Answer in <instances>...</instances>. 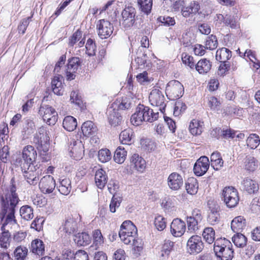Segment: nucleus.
I'll use <instances>...</instances> for the list:
<instances>
[{
  "mask_svg": "<svg viewBox=\"0 0 260 260\" xmlns=\"http://www.w3.org/2000/svg\"><path fill=\"white\" fill-rule=\"evenodd\" d=\"M7 196H0V218H6L4 223L15 224L16 222L15 217V209L19 201Z\"/></svg>",
  "mask_w": 260,
  "mask_h": 260,
  "instance_id": "nucleus-1",
  "label": "nucleus"
},
{
  "mask_svg": "<svg viewBox=\"0 0 260 260\" xmlns=\"http://www.w3.org/2000/svg\"><path fill=\"white\" fill-rule=\"evenodd\" d=\"M158 116V112H154L149 107L139 104L131 116V122L134 125L138 126L143 121L152 122L157 120Z\"/></svg>",
  "mask_w": 260,
  "mask_h": 260,
  "instance_id": "nucleus-2",
  "label": "nucleus"
},
{
  "mask_svg": "<svg viewBox=\"0 0 260 260\" xmlns=\"http://www.w3.org/2000/svg\"><path fill=\"white\" fill-rule=\"evenodd\" d=\"M214 251L220 260H232L234 250L231 242L225 238H218L214 242Z\"/></svg>",
  "mask_w": 260,
  "mask_h": 260,
  "instance_id": "nucleus-3",
  "label": "nucleus"
},
{
  "mask_svg": "<svg viewBox=\"0 0 260 260\" xmlns=\"http://www.w3.org/2000/svg\"><path fill=\"white\" fill-rule=\"evenodd\" d=\"M37 152L34 147L31 145L25 146L21 153V159L19 161L21 169H28L31 166L39 165L36 161Z\"/></svg>",
  "mask_w": 260,
  "mask_h": 260,
  "instance_id": "nucleus-4",
  "label": "nucleus"
},
{
  "mask_svg": "<svg viewBox=\"0 0 260 260\" xmlns=\"http://www.w3.org/2000/svg\"><path fill=\"white\" fill-rule=\"evenodd\" d=\"M203 219L201 211L197 208L193 209L191 215L187 216L186 222L188 231L194 233L199 230V224Z\"/></svg>",
  "mask_w": 260,
  "mask_h": 260,
  "instance_id": "nucleus-5",
  "label": "nucleus"
},
{
  "mask_svg": "<svg viewBox=\"0 0 260 260\" xmlns=\"http://www.w3.org/2000/svg\"><path fill=\"white\" fill-rule=\"evenodd\" d=\"M39 114L42 117L44 121L49 125H54L57 120V113L50 106L42 105L40 106Z\"/></svg>",
  "mask_w": 260,
  "mask_h": 260,
  "instance_id": "nucleus-6",
  "label": "nucleus"
},
{
  "mask_svg": "<svg viewBox=\"0 0 260 260\" xmlns=\"http://www.w3.org/2000/svg\"><path fill=\"white\" fill-rule=\"evenodd\" d=\"M184 91L182 84L177 80L170 81L166 87V92L171 100H175L181 97Z\"/></svg>",
  "mask_w": 260,
  "mask_h": 260,
  "instance_id": "nucleus-7",
  "label": "nucleus"
},
{
  "mask_svg": "<svg viewBox=\"0 0 260 260\" xmlns=\"http://www.w3.org/2000/svg\"><path fill=\"white\" fill-rule=\"evenodd\" d=\"M224 202L229 208H233L238 204L239 198L237 190L233 187H225L222 191Z\"/></svg>",
  "mask_w": 260,
  "mask_h": 260,
  "instance_id": "nucleus-8",
  "label": "nucleus"
},
{
  "mask_svg": "<svg viewBox=\"0 0 260 260\" xmlns=\"http://www.w3.org/2000/svg\"><path fill=\"white\" fill-rule=\"evenodd\" d=\"M96 29L99 37L102 39L108 38L114 30L113 24L108 20L101 19L96 24Z\"/></svg>",
  "mask_w": 260,
  "mask_h": 260,
  "instance_id": "nucleus-9",
  "label": "nucleus"
},
{
  "mask_svg": "<svg viewBox=\"0 0 260 260\" xmlns=\"http://www.w3.org/2000/svg\"><path fill=\"white\" fill-rule=\"evenodd\" d=\"M136 13V10L132 6L125 7L121 13V22L125 27H130L134 25Z\"/></svg>",
  "mask_w": 260,
  "mask_h": 260,
  "instance_id": "nucleus-10",
  "label": "nucleus"
},
{
  "mask_svg": "<svg viewBox=\"0 0 260 260\" xmlns=\"http://www.w3.org/2000/svg\"><path fill=\"white\" fill-rule=\"evenodd\" d=\"M149 102L152 106L159 107V110L162 111L164 109L166 104L165 103V96L162 92L158 89H153L150 93L149 96Z\"/></svg>",
  "mask_w": 260,
  "mask_h": 260,
  "instance_id": "nucleus-11",
  "label": "nucleus"
},
{
  "mask_svg": "<svg viewBox=\"0 0 260 260\" xmlns=\"http://www.w3.org/2000/svg\"><path fill=\"white\" fill-rule=\"evenodd\" d=\"M40 166V165H35L29 167L28 169L25 170L21 169L25 180L30 185H35L38 183L39 178L37 177L36 172L39 169Z\"/></svg>",
  "mask_w": 260,
  "mask_h": 260,
  "instance_id": "nucleus-12",
  "label": "nucleus"
},
{
  "mask_svg": "<svg viewBox=\"0 0 260 260\" xmlns=\"http://www.w3.org/2000/svg\"><path fill=\"white\" fill-rule=\"evenodd\" d=\"M187 247L191 254L200 253L204 248L202 238L198 235L191 236L187 241Z\"/></svg>",
  "mask_w": 260,
  "mask_h": 260,
  "instance_id": "nucleus-13",
  "label": "nucleus"
},
{
  "mask_svg": "<svg viewBox=\"0 0 260 260\" xmlns=\"http://www.w3.org/2000/svg\"><path fill=\"white\" fill-rule=\"evenodd\" d=\"M39 188L44 193L52 192L55 187V182L52 176L46 175L44 176L39 182Z\"/></svg>",
  "mask_w": 260,
  "mask_h": 260,
  "instance_id": "nucleus-14",
  "label": "nucleus"
},
{
  "mask_svg": "<svg viewBox=\"0 0 260 260\" xmlns=\"http://www.w3.org/2000/svg\"><path fill=\"white\" fill-rule=\"evenodd\" d=\"M209 165V159L207 156H203L200 157L194 165V173L198 176L203 175L208 170Z\"/></svg>",
  "mask_w": 260,
  "mask_h": 260,
  "instance_id": "nucleus-15",
  "label": "nucleus"
},
{
  "mask_svg": "<svg viewBox=\"0 0 260 260\" xmlns=\"http://www.w3.org/2000/svg\"><path fill=\"white\" fill-rule=\"evenodd\" d=\"M171 233L176 237L182 236L186 230V224L184 221L179 218L174 219L170 226Z\"/></svg>",
  "mask_w": 260,
  "mask_h": 260,
  "instance_id": "nucleus-16",
  "label": "nucleus"
},
{
  "mask_svg": "<svg viewBox=\"0 0 260 260\" xmlns=\"http://www.w3.org/2000/svg\"><path fill=\"white\" fill-rule=\"evenodd\" d=\"M168 185L172 190H178L183 184L182 176L176 172L169 175L167 179Z\"/></svg>",
  "mask_w": 260,
  "mask_h": 260,
  "instance_id": "nucleus-17",
  "label": "nucleus"
},
{
  "mask_svg": "<svg viewBox=\"0 0 260 260\" xmlns=\"http://www.w3.org/2000/svg\"><path fill=\"white\" fill-rule=\"evenodd\" d=\"M209 212L207 220L210 224L214 225L219 221V207L213 202H209L208 203Z\"/></svg>",
  "mask_w": 260,
  "mask_h": 260,
  "instance_id": "nucleus-18",
  "label": "nucleus"
},
{
  "mask_svg": "<svg viewBox=\"0 0 260 260\" xmlns=\"http://www.w3.org/2000/svg\"><path fill=\"white\" fill-rule=\"evenodd\" d=\"M240 189L249 194L255 193L258 190V185L255 180L246 177L241 182Z\"/></svg>",
  "mask_w": 260,
  "mask_h": 260,
  "instance_id": "nucleus-19",
  "label": "nucleus"
},
{
  "mask_svg": "<svg viewBox=\"0 0 260 260\" xmlns=\"http://www.w3.org/2000/svg\"><path fill=\"white\" fill-rule=\"evenodd\" d=\"M132 105V99L128 96H124L117 99L110 106L118 111L129 109L131 108Z\"/></svg>",
  "mask_w": 260,
  "mask_h": 260,
  "instance_id": "nucleus-20",
  "label": "nucleus"
},
{
  "mask_svg": "<svg viewBox=\"0 0 260 260\" xmlns=\"http://www.w3.org/2000/svg\"><path fill=\"white\" fill-rule=\"evenodd\" d=\"M117 111L111 106L108 107L107 111L109 122L114 127L120 125L121 123L122 117Z\"/></svg>",
  "mask_w": 260,
  "mask_h": 260,
  "instance_id": "nucleus-21",
  "label": "nucleus"
},
{
  "mask_svg": "<svg viewBox=\"0 0 260 260\" xmlns=\"http://www.w3.org/2000/svg\"><path fill=\"white\" fill-rule=\"evenodd\" d=\"M131 167L140 172H143L146 168L145 160L138 154H134L130 159Z\"/></svg>",
  "mask_w": 260,
  "mask_h": 260,
  "instance_id": "nucleus-22",
  "label": "nucleus"
},
{
  "mask_svg": "<svg viewBox=\"0 0 260 260\" xmlns=\"http://www.w3.org/2000/svg\"><path fill=\"white\" fill-rule=\"evenodd\" d=\"M69 149L70 156L74 159L79 160L82 157L83 150L81 142H73V144H71Z\"/></svg>",
  "mask_w": 260,
  "mask_h": 260,
  "instance_id": "nucleus-23",
  "label": "nucleus"
},
{
  "mask_svg": "<svg viewBox=\"0 0 260 260\" xmlns=\"http://www.w3.org/2000/svg\"><path fill=\"white\" fill-rule=\"evenodd\" d=\"M96 185L100 189L103 188L107 183L108 176L106 171L102 169L98 170L95 174Z\"/></svg>",
  "mask_w": 260,
  "mask_h": 260,
  "instance_id": "nucleus-24",
  "label": "nucleus"
},
{
  "mask_svg": "<svg viewBox=\"0 0 260 260\" xmlns=\"http://www.w3.org/2000/svg\"><path fill=\"white\" fill-rule=\"evenodd\" d=\"M200 9L199 4L197 2L193 1L191 2L187 7H184L182 8V15L185 17H189L190 15L197 14Z\"/></svg>",
  "mask_w": 260,
  "mask_h": 260,
  "instance_id": "nucleus-25",
  "label": "nucleus"
},
{
  "mask_svg": "<svg viewBox=\"0 0 260 260\" xmlns=\"http://www.w3.org/2000/svg\"><path fill=\"white\" fill-rule=\"evenodd\" d=\"M246 225V221L244 217L238 216L231 221V226L234 232L238 233L243 230Z\"/></svg>",
  "mask_w": 260,
  "mask_h": 260,
  "instance_id": "nucleus-26",
  "label": "nucleus"
},
{
  "mask_svg": "<svg viewBox=\"0 0 260 260\" xmlns=\"http://www.w3.org/2000/svg\"><path fill=\"white\" fill-rule=\"evenodd\" d=\"M8 223H4L1 227L2 233L0 236V246L4 248H7L10 245V234L6 226Z\"/></svg>",
  "mask_w": 260,
  "mask_h": 260,
  "instance_id": "nucleus-27",
  "label": "nucleus"
},
{
  "mask_svg": "<svg viewBox=\"0 0 260 260\" xmlns=\"http://www.w3.org/2000/svg\"><path fill=\"white\" fill-rule=\"evenodd\" d=\"M58 191L63 195H68L71 190V181L69 178H64L59 179V184L57 185Z\"/></svg>",
  "mask_w": 260,
  "mask_h": 260,
  "instance_id": "nucleus-28",
  "label": "nucleus"
},
{
  "mask_svg": "<svg viewBox=\"0 0 260 260\" xmlns=\"http://www.w3.org/2000/svg\"><path fill=\"white\" fill-rule=\"evenodd\" d=\"M31 251L33 253L42 256L45 253V245L43 242L39 239H36L31 242Z\"/></svg>",
  "mask_w": 260,
  "mask_h": 260,
  "instance_id": "nucleus-29",
  "label": "nucleus"
},
{
  "mask_svg": "<svg viewBox=\"0 0 260 260\" xmlns=\"http://www.w3.org/2000/svg\"><path fill=\"white\" fill-rule=\"evenodd\" d=\"M232 56V52L228 48L223 47L216 51V59L220 62H226Z\"/></svg>",
  "mask_w": 260,
  "mask_h": 260,
  "instance_id": "nucleus-30",
  "label": "nucleus"
},
{
  "mask_svg": "<svg viewBox=\"0 0 260 260\" xmlns=\"http://www.w3.org/2000/svg\"><path fill=\"white\" fill-rule=\"evenodd\" d=\"M22 126L23 129L21 132L24 138H27L29 135L34 133L35 129L34 122L29 119L23 120Z\"/></svg>",
  "mask_w": 260,
  "mask_h": 260,
  "instance_id": "nucleus-31",
  "label": "nucleus"
},
{
  "mask_svg": "<svg viewBox=\"0 0 260 260\" xmlns=\"http://www.w3.org/2000/svg\"><path fill=\"white\" fill-rule=\"evenodd\" d=\"M211 62L206 58L201 59L195 66V69L200 74L208 73L211 68Z\"/></svg>",
  "mask_w": 260,
  "mask_h": 260,
  "instance_id": "nucleus-32",
  "label": "nucleus"
},
{
  "mask_svg": "<svg viewBox=\"0 0 260 260\" xmlns=\"http://www.w3.org/2000/svg\"><path fill=\"white\" fill-rule=\"evenodd\" d=\"M189 129L192 135H200L203 132V122L197 119H193L189 124Z\"/></svg>",
  "mask_w": 260,
  "mask_h": 260,
  "instance_id": "nucleus-33",
  "label": "nucleus"
},
{
  "mask_svg": "<svg viewBox=\"0 0 260 260\" xmlns=\"http://www.w3.org/2000/svg\"><path fill=\"white\" fill-rule=\"evenodd\" d=\"M211 166L215 170H219L223 165V160L222 159L221 154L218 152H214L210 157Z\"/></svg>",
  "mask_w": 260,
  "mask_h": 260,
  "instance_id": "nucleus-34",
  "label": "nucleus"
},
{
  "mask_svg": "<svg viewBox=\"0 0 260 260\" xmlns=\"http://www.w3.org/2000/svg\"><path fill=\"white\" fill-rule=\"evenodd\" d=\"M81 130L84 136L89 137L96 132L97 127L91 121H87L83 123Z\"/></svg>",
  "mask_w": 260,
  "mask_h": 260,
  "instance_id": "nucleus-35",
  "label": "nucleus"
},
{
  "mask_svg": "<svg viewBox=\"0 0 260 260\" xmlns=\"http://www.w3.org/2000/svg\"><path fill=\"white\" fill-rule=\"evenodd\" d=\"M61 228L65 233L72 234L76 231L77 223L74 219L70 218L65 221Z\"/></svg>",
  "mask_w": 260,
  "mask_h": 260,
  "instance_id": "nucleus-36",
  "label": "nucleus"
},
{
  "mask_svg": "<svg viewBox=\"0 0 260 260\" xmlns=\"http://www.w3.org/2000/svg\"><path fill=\"white\" fill-rule=\"evenodd\" d=\"M174 243L170 240L166 239L162 244L160 250V256L162 257H168L171 252L173 250Z\"/></svg>",
  "mask_w": 260,
  "mask_h": 260,
  "instance_id": "nucleus-37",
  "label": "nucleus"
},
{
  "mask_svg": "<svg viewBox=\"0 0 260 260\" xmlns=\"http://www.w3.org/2000/svg\"><path fill=\"white\" fill-rule=\"evenodd\" d=\"M14 179L12 178L11 180V185L8 189L5 190L3 193L1 194L2 196H7L8 198L16 200L19 201L17 193L16 192V187L15 184Z\"/></svg>",
  "mask_w": 260,
  "mask_h": 260,
  "instance_id": "nucleus-38",
  "label": "nucleus"
},
{
  "mask_svg": "<svg viewBox=\"0 0 260 260\" xmlns=\"http://www.w3.org/2000/svg\"><path fill=\"white\" fill-rule=\"evenodd\" d=\"M62 125L67 131L72 132L77 126L76 119L71 116H66L63 120Z\"/></svg>",
  "mask_w": 260,
  "mask_h": 260,
  "instance_id": "nucleus-39",
  "label": "nucleus"
},
{
  "mask_svg": "<svg viewBox=\"0 0 260 260\" xmlns=\"http://www.w3.org/2000/svg\"><path fill=\"white\" fill-rule=\"evenodd\" d=\"M74 241L79 246L88 245L91 242L89 235L86 233H78L75 236Z\"/></svg>",
  "mask_w": 260,
  "mask_h": 260,
  "instance_id": "nucleus-40",
  "label": "nucleus"
},
{
  "mask_svg": "<svg viewBox=\"0 0 260 260\" xmlns=\"http://www.w3.org/2000/svg\"><path fill=\"white\" fill-rule=\"evenodd\" d=\"M119 232H126L127 234H137V229L136 226L130 220L124 221L120 226Z\"/></svg>",
  "mask_w": 260,
  "mask_h": 260,
  "instance_id": "nucleus-41",
  "label": "nucleus"
},
{
  "mask_svg": "<svg viewBox=\"0 0 260 260\" xmlns=\"http://www.w3.org/2000/svg\"><path fill=\"white\" fill-rule=\"evenodd\" d=\"M139 9L146 15L151 13L152 7V0H137Z\"/></svg>",
  "mask_w": 260,
  "mask_h": 260,
  "instance_id": "nucleus-42",
  "label": "nucleus"
},
{
  "mask_svg": "<svg viewBox=\"0 0 260 260\" xmlns=\"http://www.w3.org/2000/svg\"><path fill=\"white\" fill-rule=\"evenodd\" d=\"M19 211L21 218L25 220H29L34 217V210L30 206L24 205L22 206Z\"/></svg>",
  "mask_w": 260,
  "mask_h": 260,
  "instance_id": "nucleus-43",
  "label": "nucleus"
},
{
  "mask_svg": "<svg viewBox=\"0 0 260 260\" xmlns=\"http://www.w3.org/2000/svg\"><path fill=\"white\" fill-rule=\"evenodd\" d=\"M186 190L188 193L195 194L198 189V183L197 180L194 178L188 179L185 183Z\"/></svg>",
  "mask_w": 260,
  "mask_h": 260,
  "instance_id": "nucleus-44",
  "label": "nucleus"
},
{
  "mask_svg": "<svg viewBox=\"0 0 260 260\" xmlns=\"http://www.w3.org/2000/svg\"><path fill=\"white\" fill-rule=\"evenodd\" d=\"M127 152L125 149L121 146L118 147L114 155V159L115 161L118 164H122L125 160Z\"/></svg>",
  "mask_w": 260,
  "mask_h": 260,
  "instance_id": "nucleus-45",
  "label": "nucleus"
},
{
  "mask_svg": "<svg viewBox=\"0 0 260 260\" xmlns=\"http://www.w3.org/2000/svg\"><path fill=\"white\" fill-rule=\"evenodd\" d=\"M37 137L35 138L37 139V141L35 140L36 143H38L39 145L42 146L46 143L47 141L49 140V137L47 136L45 129L43 127H41L38 131V133L37 134Z\"/></svg>",
  "mask_w": 260,
  "mask_h": 260,
  "instance_id": "nucleus-46",
  "label": "nucleus"
},
{
  "mask_svg": "<svg viewBox=\"0 0 260 260\" xmlns=\"http://www.w3.org/2000/svg\"><path fill=\"white\" fill-rule=\"evenodd\" d=\"M260 144L259 136L256 134H251L246 139V145L251 149H255Z\"/></svg>",
  "mask_w": 260,
  "mask_h": 260,
  "instance_id": "nucleus-47",
  "label": "nucleus"
},
{
  "mask_svg": "<svg viewBox=\"0 0 260 260\" xmlns=\"http://www.w3.org/2000/svg\"><path fill=\"white\" fill-rule=\"evenodd\" d=\"M137 235L127 234L125 232H119V236L121 240L126 245L133 242V245L136 246L135 237Z\"/></svg>",
  "mask_w": 260,
  "mask_h": 260,
  "instance_id": "nucleus-48",
  "label": "nucleus"
},
{
  "mask_svg": "<svg viewBox=\"0 0 260 260\" xmlns=\"http://www.w3.org/2000/svg\"><path fill=\"white\" fill-rule=\"evenodd\" d=\"M232 241L237 247L242 248L246 245L247 238L244 235L237 233V234L233 237Z\"/></svg>",
  "mask_w": 260,
  "mask_h": 260,
  "instance_id": "nucleus-49",
  "label": "nucleus"
},
{
  "mask_svg": "<svg viewBox=\"0 0 260 260\" xmlns=\"http://www.w3.org/2000/svg\"><path fill=\"white\" fill-rule=\"evenodd\" d=\"M203 237L209 244L212 243L215 240V231L212 228H206L203 232Z\"/></svg>",
  "mask_w": 260,
  "mask_h": 260,
  "instance_id": "nucleus-50",
  "label": "nucleus"
},
{
  "mask_svg": "<svg viewBox=\"0 0 260 260\" xmlns=\"http://www.w3.org/2000/svg\"><path fill=\"white\" fill-rule=\"evenodd\" d=\"M132 131L127 128L122 131L119 135V139L123 144L129 145L131 143Z\"/></svg>",
  "mask_w": 260,
  "mask_h": 260,
  "instance_id": "nucleus-51",
  "label": "nucleus"
},
{
  "mask_svg": "<svg viewBox=\"0 0 260 260\" xmlns=\"http://www.w3.org/2000/svg\"><path fill=\"white\" fill-rule=\"evenodd\" d=\"M93 244L96 247L102 245L104 243V238L100 230H95L92 232Z\"/></svg>",
  "mask_w": 260,
  "mask_h": 260,
  "instance_id": "nucleus-52",
  "label": "nucleus"
},
{
  "mask_svg": "<svg viewBox=\"0 0 260 260\" xmlns=\"http://www.w3.org/2000/svg\"><path fill=\"white\" fill-rule=\"evenodd\" d=\"M28 250L25 247H17L14 251V256L17 260H25Z\"/></svg>",
  "mask_w": 260,
  "mask_h": 260,
  "instance_id": "nucleus-53",
  "label": "nucleus"
},
{
  "mask_svg": "<svg viewBox=\"0 0 260 260\" xmlns=\"http://www.w3.org/2000/svg\"><path fill=\"white\" fill-rule=\"evenodd\" d=\"M71 102L77 107L82 108L83 104L81 96L79 95L78 91H72L70 95Z\"/></svg>",
  "mask_w": 260,
  "mask_h": 260,
  "instance_id": "nucleus-54",
  "label": "nucleus"
},
{
  "mask_svg": "<svg viewBox=\"0 0 260 260\" xmlns=\"http://www.w3.org/2000/svg\"><path fill=\"white\" fill-rule=\"evenodd\" d=\"M224 23L225 25L230 26L232 29H236L239 27V24L234 16L226 15Z\"/></svg>",
  "mask_w": 260,
  "mask_h": 260,
  "instance_id": "nucleus-55",
  "label": "nucleus"
},
{
  "mask_svg": "<svg viewBox=\"0 0 260 260\" xmlns=\"http://www.w3.org/2000/svg\"><path fill=\"white\" fill-rule=\"evenodd\" d=\"M80 64V59L79 57H73L69 60L67 69L76 72Z\"/></svg>",
  "mask_w": 260,
  "mask_h": 260,
  "instance_id": "nucleus-56",
  "label": "nucleus"
},
{
  "mask_svg": "<svg viewBox=\"0 0 260 260\" xmlns=\"http://www.w3.org/2000/svg\"><path fill=\"white\" fill-rule=\"evenodd\" d=\"M98 157L99 160L104 163L109 161L111 158L112 155L109 150L102 149L99 151Z\"/></svg>",
  "mask_w": 260,
  "mask_h": 260,
  "instance_id": "nucleus-57",
  "label": "nucleus"
},
{
  "mask_svg": "<svg viewBox=\"0 0 260 260\" xmlns=\"http://www.w3.org/2000/svg\"><path fill=\"white\" fill-rule=\"evenodd\" d=\"M218 42L215 36L213 35L209 36L207 39L205 43L206 49L209 50H214L217 48Z\"/></svg>",
  "mask_w": 260,
  "mask_h": 260,
  "instance_id": "nucleus-58",
  "label": "nucleus"
},
{
  "mask_svg": "<svg viewBox=\"0 0 260 260\" xmlns=\"http://www.w3.org/2000/svg\"><path fill=\"white\" fill-rule=\"evenodd\" d=\"M154 224L156 229L159 231H163L166 227V219L160 215H158L155 218Z\"/></svg>",
  "mask_w": 260,
  "mask_h": 260,
  "instance_id": "nucleus-59",
  "label": "nucleus"
},
{
  "mask_svg": "<svg viewBox=\"0 0 260 260\" xmlns=\"http://www.w3.org/2000/svg\"><path fill=\"white\" fill-rule=\"evenodd\" d=\"M257 167L255 159L252 156H248L246 157L245 161V168L248 171H253Z\"/></svg>",
  "mask_w": 260,
  "mask_h": 260,
  "instance_id": "nucleus-60",
  "label": "nucleus"
},
{
  "mask_svg": "<svg viewBox=\"0 0 260 260\" xmlns=\"http://www.w3.org/2000/svg\"><path fill=\"white\" fill-rule=\"evenodd\" d=\"M85 47L86 52L88 56H91L95 54L96 47L95 43L92 39H88Z\"/></svg>",
  "mask_w": 260,
  "mask_h": 260,
  "instance_id": "nucleus-61",
  "label": "nucleus"
},
{
  "mask_svg": "<svg viewBox=\"0 0 260 260\" xmlns=\"http://www.w3.org/2000/svg\"><path fill=\"white\" fill-rule=\"evenodd\" d=\"M141 144L142 147L148 151H153L156 147L155 142L149 139L141 140Z\"/></svg>",
  "mask_w": 260,
  "mask_h": 260,
  "instance_id": "nucleus-62",
  "label": "nucleus"
},
{
  "mask_svg": "<svg viewBox=\"0 0 260 260\" xmlns=\"http://www.w3.org/2000/svg\"><path fill=\"white\" fill-rule=\"evenodd\" d=\"M244 56H247V57L255 64L254 67L258 69L260 67V62L256 59L255 55L251 50H246L243 54Z\"/></svg>",
  "mask_w": 260,
  "mask_h": 260,
  "instance_id": "nucleus-63",
  "label": "nucleus"
},
{
  "mask_svg": "<svg viewBox=\"0 0 260 260\" xmlns=\"http://www.w3.org/2000/svg\"><path fill=\"white\" fill-rule=\"evenodd\" d=\"M44 220L42 217L36 218L31 224V228L36 230L37 231H40L43 228V224Z\"/></svg>",
  "mask_w": 260,
  "mask_h": 260,
  "instance_id": "nucleus-64",
  "label": "nucleus"
}]
</instances>
